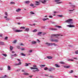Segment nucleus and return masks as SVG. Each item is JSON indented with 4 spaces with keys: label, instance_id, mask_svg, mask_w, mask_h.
Wrapping results in <instances>:
<instances>
[{
    "label": "nucleus",
    "instance_id": "nucleus-10",
    "mask_svg": "<svg viewBox=\"0 0 78 78\" xmlns=\"http://www.w3.org/2000/svg\"><path fill=\"white\" fill-rule=\"evenodd\" d=\"M25 4L26 5H28V4L30 3V1H26L24 2Z\"/></svg>",
    "mask_w": 78,
    "mask_h": 78
},
{
    "label": "nucleus",
    "instance_id": "nucleus-3",
    "mask_svg": "<svg viewBox=\"0 0 78 78\" xmlns=\"http://www.w3.org/2000/svg\"><path fill=\"white\" fill-rule=\"evenodd\" d=\"M72 21V19H69L66 20L65 21V22L66 23H69V22H70Z\"/></svg>",
    "mask_w": 78,
    "mask_h": 78
},
{
    "label": "nucleus",
    "instance_id": "nucleus-56",
    "mask_svg": "<svg viewBox=\"0 0 78 78\" xmlns=\"http://www.w3.org/2000/svg\"><path fill=\"white\" fill-rule=\"evenodd\" d=\"M49 17L50 18H52L53 16H49Z\"/></svg>",
    "mask_w": 78,
    "mask_h": 78
},
{
    "label": "nucleus",
    "instance_id": "nucleus-9",
    "mask_svg": "<svg viewBox=\"0 0 78 78\" xmlns=\"http://www.w3.org/2000/svg\"><path fill=\"white\" fill-rule=\"evenodd\" d=\"M35 5H40V2H39L36 1L35 2Z\"/></svg>",
    "mask_w": 78,
    "mask_h": 78
},
{
    "label": "nucleus",
    "instance_id": "nucleus-23",
    "mask_svg": "<svg viewBox=\"0 0 78 78\" xmlns=\"http://www.w3.org/2000/svg\"><path fill=\"white\" fill-rule=\"evenodd\" d=\"M54 42H59V40L57 39H55L54 41Z\"/></svg>",
    "mask_w": 78,
    "mask_h": 78
},
{
    "label": "nucleus",
    "instance_id": "nucleus-52",
    "mask_svg": "<svg viewBox=\"0 0 78 78\" xmlns=\"http://www.w3.org/2000/svg\"><path fill=\"white\" fill-rule=\"evenodd\" d=\"M8 37H5V40H7V39H8Z\"/></svg>",
    "mask_w": 78,
    "mask_h": 78
},
{
    "label": "nucleus",
    "instance_id": "nucleus-49",
    "mask_svg": "<svg viewBox=\"0 0 78 78\" xmlns=\"http://www.w3.org/2000/svg\"><path fill=\"white\" fill-rule=\"evenodd\" d=\"M60 64H64V62H60Z\"/></svg>",
    "mask_w": 78,
    "mask_h": 78
},
{
    "label": "nucleus",
    "instance_id": "nucleus-5",
    "mask_svg": "<svg viewBox=\"0 0 78 78\" xmlns=\"http://www.w3.org/2000/svg\"><path fill=\"white\" fill-rule=\"evenodd\" d=\"M46 44L48 45V46H50L51 45H53V43H46Z\"/></svg>",
    "mask_w": 78,
    "mask_h": 78
},
{
    "label": "nucleus",
    "instance_id": "nucleus-44",
    "mask_svg": "<svg viewBox=\"0 0 78 78\" xmlns=\"http://www.w3.org/2000/svg\"><path fill=\"white\" fill-rule=\"evenodd\" d=\"M15 3H14V2H10V4H14Z\"/></svg>",
    "mask_w": 78,
    "mask_h": 78
},
{
    "label": "nucleus",
    "instance_id": "nucleus-27",
    "mask_svg": "<svg viewBox=\"0 0 78 78\" xmlns=\"http://www.w3.org/2000/svg\"><path fill=\"white\" fill-rule=\"evenodd\" d=\"M37 31V29H35L34 30H33L32 31L33 32H34V33H35V32H36Z\"/></svg>",
    "mask_w": 78,
    "mask_h": 78
},
{
    "label": "nucleus",
    "instance_id": "nucleus-1",
    "mask_svg": "<svg viewBox=\"0 0 78 78\" xmlns=\"http://www.w3.org/2000/svg\"><path fill=\"white\" fill-rule=\"evenodd\" d=\"M30 69H35L33 70V72H39V69H38L37 68H33V67H31L30 68Z\"/></svg>",
    "mask_w": 78,
    "mask_h": 78
},
{
    "label": "nucleus",
    "instance_id": "nucleus-61",
    "mask_svg": "<svg viewBox=\"0 0 78 78\" xmlns=\"http://www.w3.org/2000/svg\"><path fill=\"white\" fill-rule=\"evenodd\" d=\"M4 18H5V19H7V16H4Z\"/></svg>",
    "mask_w": 78,
    "mask_h": 78
},
{
    "label": "nucleus",
    "instance_id": "nucleus-64",
    "mask_svg": "<svg viewBox=\"0 0 78 78\" xmlns=\"http://www.w3.org/2000/svg\"><path fill=\"white\" fill-rule=\"evenodd\" d=\"M20 45H23V44L22 43H21Z\"/></svg>",
    "mask_w": 78,
    "mask_h": 78
},
{
    "label": "nucleus",
    "instance_id": "nucleus-8",
    "mask_svg": "<svg viewBox=\"0 0 78 78\" xmlns=\"http://www.w3.org/2000/svg\"><path fill=\"white\" fill-rule=\"evenodd\" d=\"M39 2H41V3H43L44 4H45V3H46V2H47V1L44 0L43 1H41V0H40Z\"/></svg>",
    "mask_w": 78,
    "mask_h": 78
},
{
    "label": "nucleus",
    "instance_id": "nucleus-46",
    "mask_svg": "<svg viewBox=\"0 0 78 78\" xmlns=\"http://www.w3.org/2000/svg\"><path fill=\"white\" fill-rule=\"evenodd\" d=\"M71 6H72V8H75V5H72Z\"/></svg>",
    "mask_w": 78,
    "mask_h": 78
},
{
    "label": "nucleus",
    "instance_id": "nucleus-40",
    "mask_svg": "<svg viewBox=\"0 0 78 78\" xmlns=\"http://www.w3.org/2000/svg\"><path fill=\"white\" fill-rule=\"evenodd\" d=\"M33 51L32 50H29L28 51L29 53H31Z\"/></svg>",
    "mask_w": 78,
    "mask_h": 78
},
{
    "label": "nucleus",
    "instance_id": "nucleus-55",
    "mask_svg": "<svg viewBox=\"0 0 78 78\" xmlns=\"http://www.w3.org/2000/svg\"><path fill=\"white\" fill-rule=\"evenodd\" d=\"M75 9H73V10H69V11H73V10H74Z\"/></svg>",
    "mask_w": 78,
    "mask_h": 78
},
{
    "label": "nucleus",
    "instance_id": "nucleus-21",
    "mask_svg": "<svg viewBox=\"0 0 78 78\" xmlns=\"http://www.w3.org/2000/svg\"><path fill=\"white\" fill-rule=\"evenodd\" d=\"M49 19L48 18H46V19H43V21H45V20H48Z\"/></svg>",
    "mask_w": 78,
    "mask_h": 78
},
{
    "label": "nucleus",
    "instance_id": "nucleus-53",
    "mask_svg": "<svg viewBox=\"0 0 78 78\" xmlns=\"http://www.w3.org/2000/svg\"><path fill=\"white\" fill-rule=\"evenodd\" d=\"M73 59H76V60H77L78 59V58H77L76 57H75V58H73Z\"/></svg>",
    "mask_w": 78,
    "mask_h": 78
},
{
    "label": "nucleus",
    "instance_id": "nucleus-48",
    "mask_svg": "<svg viewBox=\"0 0 78 78\" xmlns=\"http://www.w3.org/2000/svg\"><path fill=\"white\" fill-rule=\"evenodd\" d=\"M5 16H8V13H7V12H5Z\"/></svg>",
    "mask_w": 78,
    "mask_h": 78
},
{
    "label": "nucleus",
    "instance_id": "nucleus-17",
    "mask_svg": "<svg viewBox=\"0 0 78 78\" xmlns=\"http://www.w3.org/2000/svg\"><path fill=\"white\" fill-rule=\"evenodd\" d=\"M29 64H30V63H26L25 64V67H27V66H28V65H29Z\"/></svg>",
    "mask_w": 78,
    "mask_h": 78
},
{
    "label": "nucleus",
    "instance_id": "nucleus-2",
    "mask_svg": "<svg viewBox=\"0 0 78 78\" xmlns=\"http://www.w3.org/2000/svg\"><path fill=\"white\" fill-rule=\"evenodd\" d=\"M14 31L15 32H16V33H19V32H22L23 31V30H19L17 29H16L14 30Z\"/></svg>",
    "mask_w": 78,
    "mask_h": 78
},
{
    "label": "nucleus",
    "instance_id": "nucleus-14",
    "mask_svg": "<svg viewBox=\"0 0 78 78\" xmlns=\"http://www.w3.org/2000/svg\"><path fill=\"white\" fill-rule=\"evenodd\" d=\"M40 66L41 67H45V65H41Z\"/></svg>",
    "mask_w": 78,
    "mask_h": 78
},
{
    "label": "nucleus",
    "instance_id": "nucleus-16",
    "mask_svg": "<svg viewBox=\"0 0 78 78\" xmlns=\"http://www.w3.org/2000/svg\"><path fill=\"white\" fill-rule=\"evenodd\" d=\"M55 67H60V66L58 65V64H55Z\"/></svg>",
    "mask_w": 78,
    "mask_h": 78
},
{
    "label": "nucleus",
    "instance_id": "nucleus-51",
    "mask_svg": "<svg viewBox=\"0 0 78 78\" xmlns=\"http://www.w3.org/2000/svg\"><path fill=\"white\" fill-rule=\"evenodd\" d=\"M17 56V54H14V55H13V56Z\"/></svg>",
    "mask_w": 78,
    "mask_h": 78
},
{
    "label": "nucleus",
    "instance_id": "nucleus-34",
    "mask_svg": "<svg viewBox=\"0 0 78 78\" xmlns=\"http://www.w3.org/2000/svg\"><path fill=\"white\" fill-rule=\"evenodd\" d=\"M2 55H3V56H5V57H6V56H7V55L6 54H2Z\"/></svg>",
    "mask_w": 78,
    "mask_h": 78
},
{
    "label": "nucleus",
    "instance_id": "nucleus-12",
    "mask_svg": "<svg viewBox=\"0 0 78 78\" xmlns=\"http://www.w3.org/2000/svg\"><path fill=\"white\" fill-rule=\"evenodd\" d=\"M41 34H42L41 32H39L37 34V35H38V36H41Z\"/></svg>",
    "mask_w": 78,
    "mask_h": 78
},
{
    "label": "nucleus",
    "instance_id": "nucleus-39",
    "mask_svg": "<svg viewBox=\"0 0 78 78\" xmlns=\"http://www.w3.org/2000/svg\"><path fill=\"white\" fill-rule=\"evenodd\" d=\"M56 27H57V28H61V27L58 26H56Z\"/></svg>",
    "mask_w": 78,
    "mask_h": 78
},
{
    "label": "nucleus",
    "instance_id": "nucleus-11",
    "mask_svg": "<svg viewBox=\"0 0 78 78\" xmlns=\"http://www.w3.org/2000/svg\"><path fill=\"white\" fill-rule=\"evenodd\" d=\"M37 43V42L33 41L31 42V43L32 44H36Z\"/></svg>",
    "mask_w": 78,
    "mask_h": 78
},
{
    "label": "nucleus",
    "instance_id": "nucleus-58",
    "mask_svg": "<svg viewBox=\"0 0 78 78\" xmlns=\"http://www.w3.org/2000/svg\"><path fill=\"white\" fill-rule=\"evenodd\" d=\"M25 50V48H23L21 49V50L23 51V50Z\"/></svg>",
    "mask_w": 78,
    "mask_h": 78
},
{
    "label": "nucleus",
    "instance_id": "nucleus-38",
    "mask_svg": "<svg viewBox=\"0 0 78 78\" xmlns=\"http://www.w3.org/2000/svg\"><path fill=\"white\" fill-rule=\"evenodd\" d=\"M73 71L71 70V71H69V73H73Z\"/></svg>",
    "mask_w": 78,
    "mask_h": 78
},
{
    "label": "nucleus",
    "instance_id": "nucleus-22",
    "mask_svg": "<svg viewBox=\"0 0 78 78\" xmlns=\"http://www.w3.org/2000/svg\"><path fill=\"white\" fill-rule=\"evenodd\" d=\"M53 69H55V68H51L49 69V71H51L53 70Z\"/></svg>",
    "mask_w": 78,
    "mask_h": 78
},
{
    "label": "nucleus",
    "instance_id": "nucleus-33",
    "mask_svg": "<svg viewBox=\"0 0 78 78\" xmlns=\"http://www.w3.org/2000/svg\"><path fill=\"white\" fill-rule=\"evenodd\" d=\"M33 68H37V66L36 65H34L33 66Z\"/></svg>",
    "mask_w": 78,
    "mask_h": 78
},
{
    "label": "nucleus",
    "instance_id": "nucleus-30",
    "mask_svg": "<svg viewBox=\"0 0 78 78\" xmlns=\"http://www.w3.org/2000/svg\"><path fill=\"white\" fill-rule=\"evenodd\" d=\"M20 29H23L24 30V29H25V28L24 27H20Z\"/></svg>",
    "mask_w": 78,
    "mask_h": 78
},
{
    "label": "nucleus",
    "instance_id": "nucleus-19",
    "mask_svg": "<svg viewBox=\"0 0 78 78\" xmlns=\"http://www.w3.org/2000/svg\"><path fill=\"white\" fill-rule=\"evenodd\" d=\"M68 61H73L74 60L72 59H68L67 60Z\"/></svg>",
    "mask_w": 78,
    "mask_h": 78
},
{
    "label": "nucleus",
    "instance_id": "nucleus-37",
    "mask_svg": "<svg viewBox=\"0 0 78 78\" xmlns=\"http://www.w3.org/2000/svg\"><path fill=\"white\" fill-rule=\"evenodd\" d=\"M55 39H51V41L52 42H55Z\"/></svg>",
    "mask_w": 78,
    "mask_h": 78
},
{
    "label": "nucleus",
    "instance_id": "nucleus-18",
    "mask_svg": "<svg viewBox=\"0 0 78 78\" xmlns=\"http://www.w3.org/2000/svg\"><path fill=\"white\" fill-rule=\"evenodd\" d=\"M21 10L20 9H17L16 11V12H19V11H20Z\"/></svg>",
    "mask_w": 78,
    "mask_h": 78
},
{
    "label": "nucleus",
    "instance_id": "nucleus-31",
    "mask_svg": "<svg viewBox=\"0 0 78 78\" xmlns=\"http://www.w3.org/2000/svg\"><path fill=\"white\" fill-rule=\"evenodd\" d=\"M23 74L25 75H29V74H28V73H24Z\"/></svg>",
    "mask_w": 78,
    "mask_h": 78
},
{
    "label": "nucleus",
    "instance_id": "nucleus-63",
    "mask_svg": "<svg viewBox=\"0 0 78 78\" xmlns=\"http://www.w3.org/2000/svg\"><path fill=\"white\" fill-rule=\"evenodd\" d=\"M53 45H54L55 46H57V44H55V43H53Z\"/></svg>",
    "mask_w": 78,
    "mask_h": 78
},
{
    "label": "nucleus",
    "instance_id": "nucleus-15",
    "mask_svg": "<svg viewBox=\"0 0 78 78\" xmlns=\"http://www.w3.org/2000/svg\"><path fill=\"white\" fill-rule=\"evenodd\" d=\"M47 58H48V59H52V57L50 56H47Z\"/></svg>",
    "mask_w": 78,
    "mask_h": 78
},
{
    "label": "nucleus",
    "instance_id": "nucleus-47",
    "mask_svg": "<svg viewBox=\"0 0 78 78\" xmlns=\"http://www.w3.org/2000/svg\"><path fill=\"white\" fill-rule=\"evenodd\" d=\"M7 77V76H6V75H5L4 76H3V77H2V78H6V77Z\"/></svg>",
    "mask_w": 78,
    "mask_h": 78
},
{
    "label": "nucleus",
    "instance_id": "nucleus-13",
    "mask_svg": "<svg viewBox=\"0 0 78 78\" xmlns=\"http://www.w3.org/2000/svg\"><path fill=\"white\" fill-rule=\"evenodd\" d=\"M13 48V47H12V46H10V50H11V51H12V50Z\"/></svg>",
    "mask_w": 78,
    "mask_h": 78
},
{
    "label": "nucleus",
    "instance_id": "nucleus-26",
    "mask_svg": "<svg viewBox=\"0 0 78 78\" xmlns=\"http://www.w3.org/2000/svg\"><path fill=\"white\" fill-rule=\"evenodd\" d=\"M0 45H4V42H0Z\"/></svg>",
    "mask_w": 78,
    "mask_h": 78
},
{
    "label": "nucleus",
    "instance_id": "nucleus-24",
    "mask_svg": "<svg viewBox=\"0 0 78 78\" xmlns=\"http://www.w3.org/2000/svg\"><path fill=\"white\" fill-rule=\"evenodd\" d=\"M70 66H65L64 67H65V68H67V69H69V68H70Z\"/></svg>",
    "mask_w": 78,
    "mask_h": 78
},
{
    "label": "nucleus",
    "instance_id": "nucleus-45",
    "mask_svg": "<svg viewBox=\"0 0 78 78\" xmlns=\"http://www.w3.org/2000/svg\"><path fill=\"white\" fill-rule=\"evenodd\" d=\"M30 6H34V4H31L30 5Z\"/></svg>",
    "mask_w": 78,
    "mask_h": 78
},
{
    "label": "nucleus",
    "instance_id": "nucleus-41",
    "mask_svg": "<svg viewBox=\"0 0 78 78\" xmlns=\"http://www.w3.org/2000/svg\"><path fill=\"white\" fill-rule=\"evenodd\" d=\"M17 42L16 40H15L13 42V43H14V44H16Z\"/></svg>",
    "mask_w": 78,
    "mask_h": 78
},
{
    "label": "nucleus",
    "instance_id": "nucleus-4",
    "mask_svg": "<svg viewBox=\"0 0 78 78\" xmlns=\"http://www.w3.org/2000/svg\"><path fill=\"white\" fill-rule=\"evenodd\" d=\"M55 36L56 37H58V36H59V34H57V35H51V37H53Z\"/></svg>",
    "mask_w": 78,
    "mask_h": 78
},
{
    "label": "nucleus",
    "instance_id": "nucleus-32",
    "mask_svg": "<svg viewBox=\"0 0 78 78\" xmlns=\"http://www.w3.org/2000/svg\"><path fill=\"white\" fill-rule=\"evenodd\" d=\"M29 25H31V26H33V25H34V26H35V25H36V23H34L33 24H29Z\"/></svg>",
    "mask_w": 78,
    "mask_h": 78
},
{
    "label": "nucleus",
    "instance_id": "nucleus-25",
    "mask_svg": "<svg viewBox=\"0 0 78 78\" xmlns=\"http://www.w3.org/2000/svg\"><path fill=\"white\" fill-rule=\"evenodd\" d=\"M22 63H21V62H19V63H17V64H16V65H20V64H21Z\"/></svg>",
    "mask_w": 78,
    "mask_h": 78
},
{
    "label": "nucleus",
    "instance_id": "nucleus-36",
    "mask_svg": "<svg viewBox=\"0 0 78 78\" xmlns=\"http://www.w3.org/2000/svg\"><path fill=\"white\" fill-rule=\"evenodd\" d=\"M21 55H22V56H25V55L23 53H21Z\"/></svg>",
    "mask_w": 78,
    "mask_h": 78
},
{
    "label": "nucleus",
    "instance_id": "nucleus-50",
    "mask_svg": "<svg viewBox=\"0 0 78 78\" xmlns=\"http://www.w3.org/2000/svg\"><path fill=\"white\" fill-rule=\"evenodd\" d=\"M75 54H78V50L76 51H75Z\"/></svg>",
    "mask_w": 78,
    "mask_h": 78
},
{
    "label": "nucleus",
    "instance_id": "nucleus-60",
    "mask_svg": "<svg viewBox=\"0 0 78 78\" xmlns=\"http://www.w3.org/2000/svg\"><path fill=\"white\" fill-rule=\"evenodd\" d=\"M50 78H53V76L51 75L49 76Z\"/></svg>",
    "mask_w": 78,
    "mask_h": 78
},
{
    "label": "nucleus",
    "instance_id": "nucleus-62",
    "mask_svg": "<svg viewBox=\"0 0 78 78\" xmlns=\"http://www.w3.org/2000/svg\"><path fill=\"white\" fill-rule=\"evenodd\" d=\"M46 34V33H43V35H45V34Z\"/></svg>",
    "mask_w": 78,
    "mask_h": 78
},
{
    "label": "nucleus",
    "instance_id": "nucleus-7",
    "mask_svg": "<svg viewBox=\"0 0 78 78\" xmlns=\"http://www.w3.org/2000/svg\"><path fill=\"white\" fill-rule=\"evenodd\" d=\"M67 26L68 27H69L70 28L75 27V26L74 25H72L71 24H70L69 25H67Z\"/></svg>",
    "mask_w": 78,
    "mask_h": 78
},
{
    "label": "nucleus",
    "instance_id": "nucleus-28",
    "mask_svg": "<svg viewBox=\"0 0 78 78\" xmlns=\"http://www.w3.org/2000/svg\"><path fill=\"white\" fill-rule=\"evenodd\" d=\"M51 30H57V29H55V28H51Z\"/></svg>",
    "mask_w": 78,
    "mask_h": 78
},
{
    "label": "nucleus",
    "instance_id": "nucleus-57",
    "mask_svg": "<svg viewBox=\"0 0 78 78\" xmlns=\"http://www.w3.org/2000/svg\"><path fill=\"white\" fill-rule=\"evenodd\" d=\"M6 20H9V18H7Z\"/></svg>",
    "mask_w": 78,
    "mask_h": 78
},
{
    "label": "nucleus",
    "instance_id": "nucleus-29",
    "mask_svg": "<svg viewBox=\"0 0 78 78\" xmlns=\"http://www.w3.org/2000/svg\"><path fill=\"white\" fill-rule=\"evenodd\" d=\"M29 28H26L25 29L26 30V31H29Z\"/></svg>",
    "mask_w": 78,
    "mask_h": 78
},
{
    "label": "nucleus",
    "instance_id": "nucleus-59",
    "mask_svg": "<svg viewBox=\"0 0 78 78\" xmlns=\"http://www.w3.org/2000/svg\"><path fill=\"white\" fill-rule=\"evenodd\" d=\"M37 41H38V42H40V41H39V40L38 39H37Z\"/></svg>",
    "mask_w": 78,
    "mask_h": 78
},
{
    "label": "nucleus",
    "instance_id": "nucleus-43",
    "mask_svg": "<svg viewBox=\"0 0 78 78\" xmlns=\"http://www.w3.org/2000/svg\"><path fill=\"white\" fill-rule=\"evenodd\" d=\"M17 48H18V49H20V47L19 46H17Z\"/></svg>",
    "mask_w": 78,
    "mask_h": 78
},
{
    "label": "nucleus",
    "instance_id": "nucleus-42",
    "mask_svg": "<svg viewBox=\"0 0 78 78\" xmlns=\"http://www.w3.org/2000/svg\"><path fill=\"white\" fill-rule=\"evenodd\" d=\"M30 13L31 14H34V13L33 12H31Z\"/></svg>",
    "mask_w": 78,
    "mask_h": 78
},
{
    "label": "nucleus",
    "instance_id": "nucleus-35",
    "mask_svg": "<svg viewBox=\"0 0 78 78\" xmlns=\"http://www.w3.org/2000/svg\"><path fill=\"white\" fill-rule=\"evenodd\" d=\"M48 69V68L47 67H45L44 69V70H47Z\"/></svg>",
    "mask_w": 78,
    "mask_h": 78
},
{
    "label": "nucleus",
    "instance_id": "nucleus-20",
    "mask_svg": "<svg viewBox=\"0 0 78 78\" xmlns=\"http://www.w3.org/2000/svg\"><path fill=\"white\" fill-rule=\"evenodd\" d=\"M8 70H11V67L9 66H8Z\"/></svg>",
    "mask_w": 78,
    "mask_h": 78
},
{
    "label": "nucleus",
    "instance_id": "nucleus-6",
    "mask_svg": "<svg viewBox=\"0 0 78 78\" xmlns=\"http://www.w3.org/2000/svg\"><path fill=\"white\" fill-rule=\"evenodd\" d=\"M60 0H55V2H57V3L58 4H59V3H62V2H59V1H60Z\"/></svg>",
    "mask_w": 78,
    "mask_h": 78
},
{
    "label": "nucleus",
    "instance_id": "nucleus-54",
    "mask_svg": "<svg viewBox=\"0 0 78 78\" xmlns=\"http://www.w3.org/2000/svg\"><path fill=\"white\" fill-rule=\"evenodd\" d=\"M58 17H63V16H62V15H58Z\"/></svg>",
    "mask_w": 78,
    "mask_h": 78
}]
</instances>
